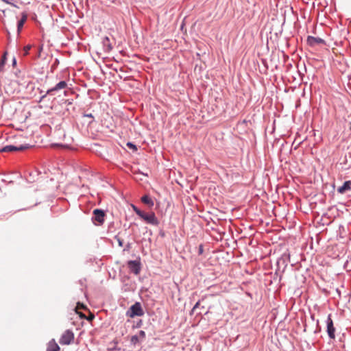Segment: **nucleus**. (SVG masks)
Returning <instances> with one entry per match:
<instances>
[{
	"instance_id": "0eeeda50",
	"label": "nucleus",
	"mask_w": 351,
	"mask_h": 351,
	"mask_svg": "<svg viewBox=\"0 0 351 351\" xmlns=\"http://www.w3.org/2000/svg\"><path fill=\"white\" fill-rule=\"evenodd\" d=\"M326 324L328 335L330 339H334L335 338V328L334 327L330 314H329L327 317Z\"/></svg>"
},
{
	"instance_id": "a878e982",
	"label": "nucleus",
	"mask_w": 351,
	"mask_h": 351,
	"mask_svg": "<svg viewBox=\"0 0 351 351\" xmlns=\"http://www.w3.org/2000/svg\"><path fill=\"white\" fill-rule=\"evenodd\" d=\"M288 90H289V89H285V91L286 93H287V92H288Z\"/></svg>"
},
{
	"instance_id": "5701e85b",
	"label": "nucleus",
	"mask_w": 351,
	"mask_h": 351,
	"mask_svg": "<svg viewBox=\"0 0 351 351\" xmlns=\"http://www.w3.org/2000/svg\"><path fill=\"white\" fill-rule=\"evenodd\" d=\"M202 252H203V248H202V246L201 245V246L199 247V254H202Z\"/></svg>"
},
{
	"instance_id": "f3484780",
	"label": "nucleus",
	"mask_w": 351,
	"mask_h": 351,
	"mask_svg": "<svg viewBox=\"0 0 351 351\" xmlns=\"http://www.w3.org/2000/svg\"><path fill=\"white\" fill-rule=\"evenodd\" d=\"M32 45H27L23 47V56H27L29 53V51L31 49Z\"/></svg>"
},
{
	"instance_id": "b1692460",
	"label": "nucleus",
	"mask_w": 351,
	"mask_h": 351,
	"mask_svg": "<svg viewBox=\"0 0 351 351\" xmlns=\"http://www.w3.org/2000/svg\"><path fill=\"white\" fill-rule=\"evenodd\" d=\"M85 116L88 117H93L92 114H86Z\"/></svg>"
},
{
	"instance_id": "2eb2a0df",
	"label": "nucleus",
	"mask_w": 351,
	"mask_h": 351,
	"mask_svg": "<svg viewBox=\"0 0 351 351\" xmlns=\"http://www.w3.org/2000/svg\"><path fill=\"white\" fill-rule=\"evenodd\" d=\"M69 86H73L72 84L70 83V80H68V82L61 81L56 84L55 88H65Z\"/></svg>"
},
{
	"instance_id": "dca6fc26",
	"label": "nucleus",
	"mask_w": 351,
	"mask_h": 351,
	"mask_svg": "<svg viewBox=\"0 0 351 351\" xmlns=\"http://www.w3.org/2000/svg\"><path fill=\"white\" fill-rule=\"evenodd\" d=\"M6 56H7V52H5L1 58V60L0 62V71H2L3 70V67L5 64V61H6Z\"/></svg>"
},
{
	"instance_id": "9d476101",
	"label": "nucleus",
	"mask_w": 351,
	"mask_h": 351,
	"mask_svg": "<svg viewBox=\"0 0 351 351\" xmlns=\"http://www.w3.org/2000/svg\"><path fill=\"white\" fill-rule=\"evenodd\" d=\"M351 189V181H346L343 184L337 189V192L341 194H343L346 191Z\"/></svg>"
},
{
	"instance_id": "39448f33",
	"label": "nucleus",
	"mask_w": 351,
	"mask_h": 351,
	"mask_svg": "<svg viewBox=\"0 0 351 351\" xmlns=\"http://www.w3.org/2000/svg\"><path fill=\"white\" fill-rule=\"evenodd\" d=\"M93 215L94 216L93 217L92 220L94 223L98 226L102 225L104 222V211L101 209H95L93 210Z\"/></svg>"
},
{
	"instance_id": "4468645a",
	"label": "nucleus",
	"mask_w": 351,
	"mask_h": 351,
	"mask_svg": "<svg viewBox=\"0 0 351 351\" xmlns=\"http://www.w3.org/2000/svg\"><path fill=\"white\" fill-rule=\"evenodd\" d=\"M27 16L26 14L25 13H23V15H22V18L19 21L18 23V25H17V28H18V32H20L25 22L27 20Z\"/></svg>"
},
{
	"instance_id": "6e6552de",
	"label": "nucleus",
	"mask_w": 351,
	"mask_h": 351,
	"mask_svg": "<svg viewBox=\"0 0 351 351\" xmlns=\"http://www.w3.org/2000/svg\"><path fill=\"white\" fill-rule=\"evenodd\" d=\"M145 332L144 330H139L138 334L131 337L130 343L133 345L142 343L145 339Z\"/></svg>"
},
{
	"instance_id": "20e7f679",
	"label": "nucleus",
	"mask_w": 351,
	"mask_h": 351,
	"mask_svg": "<svg viewBox=\"0 0 351 351\" xmlns=\"http://www.w3.org/2000/svg\"><path fill=\"white\" fill-rule=\"evenodd\" d=\"M74 339V334L71 330H66L62 335L60 339V343L61 345H69Z\"/></svg>"
},
{
	"instance_id": "a211bd4d",
	"label": "nucleus",
	"mask_w": 351,
	"mask_h": 351,
	"mask_svg": "<svg viewBox=\"0 0 351 351\" xmlns=\"http://www.w3.org/2000/svg\"><path fill=\"white\" fill-rule=\"evenodd\" d=\"M132 208H133V210L136 213V214L138 216H140V215L142 213V210H141L140 209H138L136 206H132Z\"/></svg>"
},
{
	"instance_id": "4be33fe9",
	"label": "nucleus",
	"mask_w": 351,
	"mask_h": 351,
	"mask_svg": "<svg viewBox=\"0 0 351 351\" xmlns=\"http://www.w3.org/2000/svg\"><path fill=\"white\" fill-rule=\"evenodd\" d=\"M285 263V261L283 258H280L278 261L277 264L279 266L281 263L284 264Z\"/></svg>"
},
{
	"instance_id": "aec40b11",
	"label": "nucleus",
	"mask_w": 351,
	"mask_h": 351,
	"mask_svg": "<svg viewBox=\"0 0 351 351\" xmlns=\"http://www.w3.org/2000/svg\"><path fill=\"white\" fill-rule=\"evenodd\" d=\"M199 301L196 302V304L194 305V306L193 307V308L191 310V314L193 313V312L195 311L196 308H197L199 307Z\"/></svg>"
},
{
	"instance_id": "393cba45",
	"label": "nucleus",
	"mask_w": 351,
	"mask_h": 351,
	"mask_svg": "<svg viewBox=\"0 0 351 351\" xmlns=\"http://www.w3.org/2000/svg\"><path fill=\"white\" fill-rule=\"evenodd\" d=\"M16 64V59L14 58L13 59V65H15Z\"/></svg>"
},
{
	"instance_id": "9b49d317",
	"label": "nucleus",
	"mask_w": 351,
	"mask_h": 351,
	"mask_svg": "<svg viewBox=\"0 0 351 351\" xmlns=\"http://www.w3.org/2000/svg\"><path fill=\"white\" fill-rule=\"evenodd\" d=\"M308 43L311 45L314 46L318 44H322L324 43V40L320 38H315L313 36H308L307 38Z\"/></svg>"
},
{
	"instance_id": "1a4fd4ad",
	"label": "nucleus",
	"mask_w": 351,
	"mask_h": 351,
	"mask_svg": "<svg viewBox=\"0 0 351 351\" xmlns=\"http://www.w3.org/2000/svg\"><path fill=\"white\" fill-rule=\"evenodd\" d=\"M128 267L136 275L138 274L141 271L140 263L136 261H130L128 262Z\"/></svg>"
},
{
	"instance_id": "f8f14e48",
	"label": "nucleus",
	"mask_w": 351,
	"mask_h": 351,
	"mask_svg": "<svg viewBox=\"0 0 351 351\" xmlns=\"http://www.w3.org/2000/svg\"><path fill=\"white\" fill-rule=\"evenodd\" d=\"M60 347L54 341V340H51L49 341L47 351H59Z\"/></svg>"
},
{
	"instance_id": "f257e3e1",
	"label": "nucleus",
	"mask_w": 351,
	"mask_h": 351,
	"mask_svg": "<svg viewBox=\"0 0 351 351\" xmlns=\"http://www.w3.org/2000/svg\"><path fill=\"white\" fill-rule=\"evenodd\" d=\"M127 316L133 318L136 316H143L144 315V311L142 308L140 302H136L132 305L126 313Z\"/></svg>"
},
{
	"instance_id": "7ed1b4c3",
	"label": "nucleus",
	"mask_w": 351,
	"mask_h": 351,
	"mask_svg": "<svg viewBox=\"0 0 351 351\" xmlns=\"http://www.w3.org/2000/svg\"><path fill=\"white\" fill-rule=\"evenodd\" d=\"M36 90L39 93V96L38 97L35 96V101L41 102L44 100H45L46 99L49 100L51 99V97L54 95V92L56 90H58V89H47V90L46 92L43 91L41 89H36Z\"/></svg>"
},
{
	"instance_id": "412c9836",
	"label": "nucleus",
	"mask_w": 351,
	"mask_h": 351,
	"mask_svg": "<svg viewBox=\"0 0 351 351\" xmlns=\"http://www.w3.org/2000/svg\"><path fill=\"white\" fill-rule=\"evenodd\" d=\"M127 145H128V147H129L130 148H132V149H134L135 150L137 149L136 146L135 145H134L133 143H128Z\"/></svg>"
},
{
	"instance_id": "423d86ee",
	"label": "nucleus",
	"mask_w": 351,
	"mask_h": 351,
	"mask_svg": "<svg viewBox=\"0 0 351 351\" xmlns=\"http://www.w3.org/2000/svg\"><path fill=\"white\" fill-rule=\"evenodd\" d=\"M31 146L29 144H25V145H20L19 146L16 145H6L3 147L1 149H0V152H15V151H22L24 149H26Z\"/></svg>"
},
{
	"instance_id": "f03ea898",
	"label": "nucleus",
	"mask_w": 351,
	"mask_h": 351,
	"mask_svg": "<svg viewBox=\"0 0 351 351\" xmlns=\"http://www.w3.org/2000/svg\"><path fill=\"white\" fill-rule=\"evenodd\" d=\"M139 217L145 221V222L148 224H151L155 226H157L159 224V221L156 217L155 213L153 212L147 213L143 211Z\"/></svg>"
},
{
	"instance_id": "6ab92c4d",
	"label": "nucleus",
	"mask_w": 351,
	"mask_h": 351,
	"mask_svg": "<svg viewBox=\"0 0 351 351\" xmlns=\"http://www.w3.org/2000/svg\"><path fill=\"white\" fill-rule=\"evenodd\" d=\"M115 239L117 241L120 247H122L123 245V240L121 238L118 237H115Z\"/></svg>"
},
{
	"instance_id": "ddd939ff",
	"label": "nucleus",
	"mask_w": 351,
	"mask_h": 351,
	"mask_svg": "<svg viewBox=\"0 0 351 351\" xmlns=\"http://www.w3.org/2000/svg\"><path fill=\"white\" fill-rule=\"evenodd\" d=\"M141 201L149 207H152L154 204V201L148 195L143 196L141 197Z\"/></svg>"
}]
</instances>
